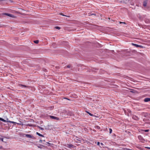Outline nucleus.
Masks as SVG:
<instances>
[{"instance_id": "nucleus-1", "label": "nucleus", "mask_w": 150, "mask_h": 150, "mask_svg": "<svg viewBox=\"0 0 150 150\" xmlns=\"http://www.w3.org/2000/svg\"><path fill=\"white\" fill-rule=\"evenodd\" d=\"M4 14L5 15L9 17H12L13 18H16V16H14L13 15L11 14H9V13H4Z\"/></svg>"}, {"instance_id": "nucleus-2", "label": "nucleus", "mask_w": 150, "mask_h": 150, "mask_svg": "<svg viewBox=\"0 0 150 150\" xmlns=\"http://www.w3.org/2000/svg\"><path fill=\"white\" fill-rule=\"evenodd\" d=\"M20 9L21 10V13H22V15H24L26 14L27 12V11L26 10H23V9Z\"/></svg>"}, {"instance_id": "nucleus-3", "label": "nucleus", "mask_w": 150, "mask_h": 150, "mask_svg": "<svg viewBox=\"0 0 150 150\" xmlns=\"http://www.w3.org/2000/svg\"><path fill=\"white\" fill-rule=\"evenodd\" d=\"M132 45L136 47H141V48H143L144 47H143V46H142V45H139L135 44H134L133 43H132Z\"/></svg>"}, {"instance_id": "nucleus-4", "label": "nucleus", "mask_w": 150, "mask_h": 150, "mask_svg": "<svg viewBox=\"0 0 150 150\" xmlns=\"http://www.w3.org/2000/svg\"><path fill=\"white\" fill-rule=\"evenodd\" d=\"M50 117L52 119L56 120H59V118L58 117H54L53 116L50 115Z\"/></svg>"}, {"instance_id": "nucleus-5", "label": "nucleus", "mask_w": 150, "mask_h": 150, "mask_svg": "<svg viewBox=\"0 0 150 150\" xmlns=\"http://www.w3.org/2000/svg\"><path fill=\"white\" fill-rule=\"evenodd\" d=\"M7 121V122H8L12 123H13L17 124H18L20 125H23V124L21 123H17L16 122H13V121Z\"/></svg>"}, {"instance_id": "nucleus-6", "label": "nucleus", "mask_w": 150, "mask_h": 150, "mask_svg": "<svg viewBox=\"0 0 150 150\" xmlns=\"http://www.w3.org/2000/svg\"><path fill=\"white\" fill-rule=\"evenodd\" d=\"M67 147L70 148L75 147V146L72 144H67Z\"/></svg>"}, {"instance_id": "nucleus-7", "label": "nucleus", "mask_w": 150, "mask_h": 150, "mask_svg": "<svg viewBox=\"0 0 150 150\" xmlns=\"http://www.w3.org/2000/svg\"><path fill=\"white\" fill-rule=\"evenodd\" d=\"M24 135H25L26 137L28 138H32V136H31V135H30V134H24Z\"/></svg>"}, {"instance_id": "nucleus-8", "label": "nucleus", "mask_w": 150, "mask_h": 150, "mask_svg": "<svg viewBox=\"0 0 150 150\" xmlns=\"http://www.w3.org/2000/svg\"><path fill=\"white\" fill-rule=\"evenodd\" d=\"M144 101L145 102H148L149 101H150V98H145L144 99Z\"/></svg>"}, {"instance_id": "nucleus-9", "label": "nucleus", "mask_w": 150, "mask_h": 150, "mask_svg": "<svg viewBox=\"0 0 150 150\" xmlns=\"http://www.w3.org/2000/svg\"><path fill=\"white\" fill-rule=\"evenodd\" d=\"M36 134L37 135H38V136H41V137H44V136L43 135L40 134L38 132H36Z\"/></svg>"}, {"instance_id": "nucleus-10", "label": "nucleus", "mask_w": 150, "mask_h": 150, "mask_svg": "<svg viewBox=\"0 0 150 150\" xmlns=\"http://www.w3.org/2000/svg\"><path fill=\"white\" fill-rule=\"evenodd\" d=\"M147 3L146 1H144V3H143V6H146L147 5Z\"/></svg>"}, {"instance_id": "nucleus-11", "label": "nucleus", "mask_w": 150, "mask_h": 150, "mask_svg": "<svg viewBox=\"0 0 150 150\" xmlns=\"http://www.w3.org/2000/svg\"><path fill=\"white\" fill-rule=\"evenodd\" d=\"M20 86H23V87L28 88H29L30 87L29 86H25L24 85H21Z\"/></svg>"}, {"instance_id": "nucleus-12", "label": "nucleus", "mask_w": 150, "mask_h": 150, "mask_svg": "<svg viewBox=\"0 0 150 150\" xmlns=\"http://www.w3.org/2000/svg\"><path fill=\"white\" fill-rule=\"evenodd\" d=\"M7 121H6V120H4V119H2V118H1V121H3V122H6V121L7 122V121H8V119H7Z\"/></svg>"}, {"instance_id": "nucleus-13", "label": "nucleus", "mask_w": 150, "mask_h": 150, "mask_svg": "<svg viewBox=\"0 0 150 150\" xmlns=\"http://www.w3.org/2000/svg\"><path fill=\"white\" fill-rule=\"evenodd\" d=\"M86 112L87 113H88V114H89L90 116H93V115L92 114H91V113H90L89 112H88L86 111Z\"/></svg>"}, {"instance_id": "nucleus-14", "label": "nucleus", "mask_w": 150, "mask_h": 150, "mask_svg": "<svg viewBox=\"0 0 150 150\" xmlns=\"http://www.w3.org/2000/svg\"><path fill=\"white\" fill-rule=\"evenodd\" d=\"M34 42L36 44H38L39 42V40H36L34 41Z\"/></svg>"}, {"instance_id": "nucleus-15", "label": "nucleus", "mask_w": 150, "mask_h": 150, "mask_svg": "<svg viewBox=\"0 0 150 150\" xmlns=\"http://www.w3.org/2000/svg\"><path fill=\"white\" fill-rule=\"evenodd\" d=\"M59 14H60L61 15H62V16H66V17H70L69 16H67L65 15H64V14H63L62 13H60Z\"/></svg>"}, {"instance_id": "nucleus-16", "label": "nucleus", "mask_w": 150, "mask_h": 150, "mask_svg": "<svg viewBox=\"0 0 150 150\" xmlns=\"http://www.w3.org/2000/svg\"><path fill=\"white\" fill-rule=\"evenodd\" d=\"M138 138L140 140H141L142 139V137L140 135L138 136Z\"/></svg>"}, {"instance_id": "nucleus-17", "label": "nucleus", "mask_w": 150, "mask_h": 150, "mask_svg": "<svg viewBox=\"0 0 150 150\" xmlns=\"http://www.w3.org/2000/svg\"><path fill=\"white\" fill-rule=\"evenodd\" d=\"M55 28L56 29H58V30H59L60 29V28L58 27V26H56L55 27Z\"/></svg>"}, {"instance_id": "nucleus-18", "label": "nucleus", "mask_w": 150, "mask_h": 150, "mask_svg": "<svg viewBox=\"0 0 150 150\" xmlns=\"http://www.w3.org/2000/svg\"><path fill=\"white\" fill-rule=\"evenodd\" d=\"M109 132H110V134H111V133L112 132V129H111V128H110L109 129Z\"/></svg>"}, {"instance_id": "nucleus-19", "label": "nucleus", "mask_w": 150, "mask_h": 150, "mask_svg": "<svg viewBox=\"0 0 150 150\" xmlns=\"http://www.w3.org/2000/svg\"><path fill=\"white\" fill-rule=\"evenodd\" d=\"M38 127L40 129H41V130H44V129H43V128H42V127H39V126H38Z\"/></svg>"}, {"instance_id": "nucleus-20", "label": "nucleus", "mask_w": 150, "mask_h": 150, "mask_svg": "<svg viewBox=\"0 0 150 150\" xmlns=\"http://www.w3.org/2000/svg\"><path fill=\"white\" fill-rule=\"evenodd\" d=\"M89 14V16H91V15H95V16H96V15L95 14H94V13H92V14Z\"/></svg>"}, {"instance_id": "nucleus-21", "label": "nucleus", "mask_w": 150, "mask_h": 150, "mask_svg": "<svg viewBox=\"0 0 150 150\" xmlns=\"http://www.w3.org/2000/svg\"><path fill=\"white\" fill-rule=\"evenodd\" d=\"M141 130L142 131H144L145 132H148L149 131V129L145 130Z\"/></svg>"}, {"instance_id": "nucleus-22", "label": "nucleus", "mask_w": 150, "mask_h": 150, "mask_svg": "<svg viewBox=\"0 0 150 150\" xmlns=\"http://www.w3.org/2000/svg\"><path fill=\"white\" fill-rule=\"evenodd\" d=\"M16 13H18V14H22V13H21V12H19V11H17L16 12Z\"/></svg>"}, {"instance_id": "nucleus-23", "label": "nucleus", "mask_w": 150, "mask_h": 150, "mask_svg": "<svg viewBox=\"0 0 150 150\" xmlns=\"http://www.w3.org/2000/svg\"><path fill=\"white\" fill-rule=\"evenodd\" d=\"M96 127L98 129H99L100 128V127L98 126H96Z\"/></svg>"}, {"instance_id": "nucleus-24", "label": "nucleus", "mask_w": 150, "mask_h": 150, "mask_svg": "<svg viewBox=\"0 0 150 150\" xmlns=\"http://www.w3.org/2000/svg\"><path fill=\"white\" fill-rule=\"evenodd\" d=\"M0 139H1L2 142H4L3 138H0Z\"/></svg>"}, {"instance_id": "nucleus-25", "label": "nucleus", "mask_w": 150, "mask_h": 150, "mask_svg": "<svg viewBox=\"0 0 150 150\" xmlns=\"http://www.w3.org/2000/svg\"><path fill=\"white\" fill-rule=\"evenodd\" d=\"M67 67L70 68V65H69L67 66Z\"/></svg>"}, {"instance_id": "nucleus-26", "label": "nucleus", "mask_w": 150, "mask_h": 150, "mask_svg": "<svg viewBox=\"0 0 150 150\" xmlns=\"http://www.w3.org/2000/svg\"><path fill=\"white\" fill-rule=\"evenodd\" d=\"M100 143L99 142H98V143H97V145L98 146H100Z\"/></svg>"}, {"instance_id": "nucleus-27", "label": "nucleus", "mask_w": 150, "mask_h": 150, "mask_svg": "<svg viewBox=\"0 0 150 150\" xmlns=\"http://www.w3.org/2000/svg\"><path fill=\"white\" fill-rule=\"evenodd\" d=\"M119 23H123L125 24V22H120Z\"/></svg>"}, {"instance_id": "nucleus-28", "label": "nucleus", "mask_w": 150, "mask_h": 150, "mask_svg": "<svg viewBox=\"0 0 150 150\" xmlns=\"http://www.w3.org/2000/svg\"><path fill=\"white\" fill-rule=\"evenodd\" d=\"M145 148H146L149 149H150V147H145Z\"/></svg>"}, {"instance_id": "nucleus-29", "label": "nucleus", "mask_w": 150, "mask_h": 150, "mask_svg": "<svg viewBox=\"0 0 150 150\" xmlns=\"http://www.w3.org/2000/svg\"><path fill=\"white\" fill-rule=\"evenodd\" d=\"M130 92H132V93H134V91H130Z\"/></svg>"}, {"instance_id": "nucleus-30", "label": "nucleus", "mask_w": 150, "mask_h": 150, "mask_svg": "<svg viewBox=\"0 0 150 150\" xmlns=\"http://www.w3.org/2000/svg\"><path fill=\"white\" fill-rule=\"evenodd\" d=\"M42 141L41 140H40V142L42 143Z\"/></svg>"}, {"instance_id": "nucleus-31", "label": "nucleus", "mask_w": 150, "mask_h": 150, "mask_svg": "<svg viewBox=\"0 0 150 150\" xmlns=\"http://www.w3.org/2000/svg\"><path fill=\"white\" fill-rule=\"evenodd\" d=\"M69 115H71V114H72V113L70 112H69Z\"/></svg>"}, {"instance_id": "nucleus-32", "label": "nucleus", "mask_w": 150, "mask_h": 150, "mask_svg": "<svg viewBox=\"0 0 150 150\" xmlns=\"http://www.w3.org/2000/svg\"><path fill=\"white\" fill-rule=\"evenodd\" d=\"M127 150H133L132 149H126Z\"/></svg>"}, {"instance_id": "nucleus-33", "label": "nucleus", "mask_w": 150, "mask_h": 150, "mask_svg": "<svg viewBox=\"0 0 150 150\" xmlns=\"http://www.w3.org/2000/svg\"><path fill=\"white\" fill-rule=\"evenodd\" d=\"M27 126H31V125H30V124H28V125H27Z\"/></svg>"}, {"instance_id": "nucleus-34", "label": "nucleus", "mask_w": 150, "mask_h": 150, "mask_svg": "<svg viewBox=\"0 0 150 150\" xmlns=\"http://www.w3.org/2000/svg\"><path fill=\"white\" fill-rule=\"evenodd\" d=\"M2 148V146H0V149H1Z\"/></svg>"}, {"instance_id": "nucleus-35", "label": "nucleus", "mask_w": 150, "mask_h": 150, "mask_svg": "<svg viewBox=\"0 0 150 150\" xmlns=\"http://www.w3.org/2000/svg\"><path fill=\"white\" fill-rule=\"evenodd\" d=\"M100 144L101 145H103V144L102 143H100Z\"/></svg>"}, {"instance_id": "nucleus-36", "label": "nucleus", "mask_w": 150, "mask_h": 150, "mask_svg": "<svg viewBox=\"0 0 150 150\" xmlns=\"http://www.w3.org/2000/svg\"><path fill=\"white\" fill-rule=\"evenodd\" d=\"M47 144H50L48 142H47Z\"/></svg>"}, {"instance_id": "nucleus-37", "label": "nucleus", "mask_w": 150, "mask_h": 150, "mask_svg": "<svg viewBox=\"0 0 150 150\" xmlns=\"http://www.w3.org/2000/svg\"><path fill=\"white\" fill-rule=\"evenodd\" d=\"M133 118L135 119V120H137V119L135 118L134 117H133Z\"/></svg>"}, {"instance_id": "nucleus-38", "label": "nucleus", "mask_w": 150, "mask_h": 150, "mask_svg": "<svg viewBox=\"0 0 150 150\" xmlns=\"http://www.w3.org/2000/svg\"><path fill=\"white\" fill-rule=\"evenodd\" d=\"M1 118L0 117V120H1Z\"/></svg>"}, {"instance_id": "nucleus-39", "label": "nucleus", "mask_w": 150, "mask_h": 150, "mask_svg": "<svg viewBox=\"0 0 150 150\" xmlns=\"http://www.w3.org/2000/svg\"><path fill=\"white\" fill-rule=\"evenodd\" d=\"M43 141H44V142H45V140H43Z\"/></svg>"}]
</instances>
